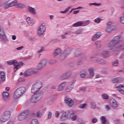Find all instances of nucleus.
<instances>
[{"mask_svg":"<svg viewBox=\"0 0 124 124\" xmlns=\"http://www.w3.org/2000/svg\"><path fill=\"white\" fill-rule=\"evenodd\" d=\"M121 39L120 36H115L108 44V48L112 52L124 50V42Z\"/></svg>","mask_w":124,"mask_h":124,"instance_id":"nucleus-1","label":"nucleus"},{"mask_svg":"<svg viewBox=\"0 0 124 124\" xmlns=\"http://www.w3.org/2000/svg\"><path fill=\"white\" fill-rule=\"evenodd\" d=\"M41 88H42V82L39 81L32 86L31 92L32 93H34V94H40L41 93V92H40L39 90H40Z\"/></svg>","mask_w":124,"mask_h":124,"instance_id":"nucleus-2","label":"nucleus"},{"mask_svg":"<svg viewBox=\"0 0 124 124\" xmlns=\"http://www.w3.org/2000/svg\"><path fill=\"white\" fill-rule=\"evenodd\" d=\"M26 93V88L24 87H20L17 89L15 92V93L13 95V97L14 99H17L22 96Z\"/></svg>","mask_w":124,"mask_h":124,"instance_id":"nucleus-3","label":"nucleus"},{"mask_svg":"<svg viewBox=\"0 0 124 124\" xmlns=\"http://www.w3.org/2000/svg\"><path fill=\"white\" fill-rule=\"evenodd\" d=\"M16 5L18 8H26V5L22 3H18L17 0H15L13 2H10L5 5V8L7 9L9 7H12V6H15Z\"/></svg>","mask_w":124,"mask_h":124,"instance_id":"nucleus-4","label":"nucleus"},{"mask_svg":"<svg viewBox=\"0 0 124 124\" xmlns=\"http://www.w3.org/2000/svg\"><path fill=\"white\" fill-rule=\"evenodd\" d=\"M10 115H11V113L9 110L5 111L1 116L0 122L1 123H5V122H7L10 118Z\"/></svg>","mask_w":124,"mask_h":124,"instance_id":"nucleus-5","label":"nucleus"},{"mask_svg":"<svg viewBox=\"0 0 124 124\" xmlns=\"http://www.w3.org/2000/svg\"><path fill=\"white\" fill-rule=\"evenodd\" d=\"M29 114L30 110H24L18 115L17 117L18 121H24Z\"/></svg>","mask_w":124,"mask_h":124,"instance_id":"nucleus-6","label":"nucleus"},{"mask_svg":"<svg viewBox=\"0 0 124 124\" xmlns=\"http://www.w3.org/2000/svg\"><path fill=\"white\" fill-rule=\"evenodd\" d=\"M46 31V27L44 24H42L38 28V30L37 31V33L39 35H42L44 32Z\"/></svg>","mask_w":124,"mask_h":124,"instance_id":"nucleus-7","label":"nucleus"},{"mask_svg":"<svg viewBox=\"0 0 124 124\" xmlns=\"http://www.w3.org/2000/svg\"><path fill=\"white\" fill-rule=\"evenodd\" d=\"M46 64L47 60H46V59H43L40 62L38 63L37 65V69L39 70L42 69V68L46 66Z\"/></svg>","mask_w":124,"mask_h":124,"instance_id":"nucleus-8","label":"nucleus"},{"mask_svg":"<svg viewBox=\"0 0 124 124\" xmlns=\"http://www.w3.org/2000/svg\"><path fill=\"white\" fill-rule=\"evenodd\" d=\"M66 86V82L65 81L62 82V83H61L60 85H58L57 91L58 92H62V91H63Z\"/></svg>","mask_w":124,"mask_h":124,"instance_id":"nucleus-9","label":"nucleus"},{"mask_svg":"<svg viewBox=\"0 0 124 124\" xmlns=\"http://www.w3.org/2000/svg\"><path fill=\"white\" fill-rule=\"evenodd\" d=\"M70 75H71V73L70 72H66L62 75L61 78L62 80H66L68 77H70Z\"/></svg>","mask_w":124,"mask_h":124,"instance_id":"nucleus-10","label":"nucleus"},{"mask_svg":"<svg viewBox=\"0 0 124 124\" xmlns=\"http://www.w3.org/2000/svg\"><path fill=\"white\" fill-rule=\"evenodd\" d=\"M82 50L79 48H77L75 50L74 55L76 58H78V57H80L82 56Z\"/></svg>","mask_w":124,"mask_h":124,"instance_id":"nucleus-11","label":"nucleus"},{"mask_svg":"<svg viewBox=\"0 0 124 124\" xmlns=\"http://www.w3.org/2000/svg\"><path fill=\"white\" fill-rule=\"evenodd\" d=\"M124 82V79L122 78H116L112 79V83L113 84H117V83H122Z\"/></svg>","mask_w":124,"mask_h":124,"instance_id":"nucleus-12","label":"nucleus"},{"mask_svg":"<svg viewBox=\"0 0 124 124\" xmlns=\"http://www.w3.org/2000/svg\"><path fill=\"white\" fill-rule=\"evenodd\" d=\"M101 36V32H97L95 34L92 38V41H95V40H97L99 37Z\"/></svg>","mask_w":124,"mask_h":124,"instance_id":"nucleus-13","label":"nucleus"},{"mask_svg":"<svg viewBox=\"0 0 124 124\" xmlns=\"http://www.w3.org/2000/svg\"><path fill=\"white\" fill-rule=\"evenodd\" d=\"M37 95H38V94H35L34 95L31 97L30 101L32 103H36L37 101H38V96Z\"/></svg>","mask_w":124,"mask_h":124,"instance_id":"nucleus-14","label":"nucleus"},{"mask_svg":"<svg viewBox=\"0 0 124 124\" xmlns=\"http://www.w3.org/2000/svg\"><path fill=\"white\" fill-rule=\"evenodd\" d=\"M20 65H23V62H18L17 63H16L14 65V70L15 72H16L19 68H20Z\"/></svg>","mask_w":124,"mask_h":124,"instance_id":"nucleus-15","label":"nucleus"},{"mask_svg":"<svg viewBox=\"0 0 124 124\" xmlns=\"http://www.w3.org/2000/svg\"><path fill=\"white\" fill-rule=\"evenodd\" d=\"M68 116L67 115L66 112H64L62 113V114L60 116V119L61 121H65V120H67V119H68Z\"/></svg>","mask_w":124,"mask_h":124,"instance_id":"nucleus-16","label":"nucleus"},{"mask_svg":"<svg viewBox=\"0 0 124 124\" xmlns=\"http://www.w3.org/2000/svg\"><path fill=\"white\" fill-rule=\"evenodd\" d=\"M88 71L89 72V78L92 79V78H93L94 76V73L93 72V68H90L88 69Z\"/></svg>","mask_w":124,"mask_h":124,"instance_id":"nucleus-17","label":"nucleus"},{"mask_svg":"<svg viewBox=\"0 0 124 124\" xmlns=\"http://www.w3.org/2000/svg\"><path fill=\"white\" fill-rule=\"evenodd\" d=\"M28 11L30 12L33 15H35L36 14V11H35V9L32 7L29 6L28 7Z\"/></svg>","mask_w":124,"mask_h":124,"instance_id":"nucleus-18","label":"nucleus"},{"mask_svg":"<svg viewBox=\"0 0 124 124\" xmlns=\"http://www.w3.org/2000/svg\"><path fill=\"white\" fill-rule=\"evenodd\" d=\"M61 53H62V49H61L60 48H58L55 50L53 56L54 57H57V56H59Z\"/></svg>","mask_w":124,"mask_h":124,"instance_id":"nucleus-19","label":"nucleus"},{"mask_svg":"<svg viewBox=\"0 0 124 124\" xmlns=\"http://www.w3.org/2000/svg\"><path fill=\"white\" fill-rule=\"evenodd\" d=\"M73 87H74V83H72L70 85L68 86L65 90L66 93H69L70 92H71L72 89H73Z\"/></svg>","mask_w":124,"mask_h":124,"instance_id":"nucleus-20","label":"nucleus"},{"mask_svg":"<svg viewBox=\"0 0 124 124\" xmlns=\"http://www.w3.org/2000/svg\"><path fill=\"white\" fill-rule=\"evenodd\" d=\"M26 20H27L28 24L29 25H30V26H32V25H33V24H34V21L33 20V19H32L31 17H28L26 19Z\"/></svg>","mask_w":124,"mask_h":124,"instance_id":"nucleus-21","label":"nucleus"},{"mask_svg":"<svg viewBox=\"0 0 124 124\" xmlns=\"http://www.w3.org/2000/svg\"><path fill=\"white\" fill-rule=\"evenodd\" d=\"M84 24V21H78L77 22L75 23L73 25V27H81L82 26H84L83 25V24Z\"/></svg>","mask_w":124,"mask_h":124,"instance_id":"nucleus-22","label":"nucleus"},{"mask_svg":"<svg viewBox=\"0 0 124 124\" xmlns=\"http://www.w3.org/2000/svg\"><path fill=\"white\" fill-rule=\"evenodd\" d=\"M31 75H32L31 69H28L24 72V77L31 76Z\"/></svg>","mask_w":124,"mask_h":124,"instance_id":"nucleus-23","label":"nucleus"},{"mask_svg":"<svg viewBox=\"0 0 124 124\" xmlns=\"http://www.w3.org/2000/svg\"><path fill=\"white\" fill-rule=\"evenodd\" d=\"M65 112L67 114V115H68V117L70 118V117H71L72 116H73L74 115V111L73 110L70 109L67 111H65Z\"/></svg>","mask_w":124,"mask_h":124,"instance_id":"nucleus-24","label":"nucleus"},{"mask_svg":"<svg viewBox=\"0 0 124 124\" xmlns=\"http://www.w3.org/2000/svg\"><path fill=\"white\" fill-rule=\"evenodd\" d=\"M63 53L67 57L71 53V49L70 48H66Z\"/></svg>","mask_w":124,"mask_h":124,"instance_id":"nucleus-25","label":"nucleus"},{"mask_svg":"<svg viewBox=\"0 0 124 124\" xmlns=\"http://www.w3.org/2000/svg\"><path fill=\"white\" fill-rule=\"evenodd\" d=\"M0 79L2 81H5V74L3 71L0 72Z\"/></svg>","mask_w":124,"mask_h":124,"instance_id":"nucleus-26","label":"nucleus"},{"mask_svg":"<svg viewBox=\"0 0 124 124\" xmlns=\"http://www.w3.org/2000/svg\"><path fill=\"white\" fill-rule=\"evenodd\" d=\"M2 97L3 99H6V98H8V97H9V93H8L7 92H3Z\"/></svg>","mask_w":124,"mask_h":124,"instance_id":"nucleus-27","label":"nucleus"},{"mask_svg":"<svg viewBox=\"0 0 124 124\" xmlns=\"http://www.w3.org/2000/svg\"><path fill=\"white\" fill-rule=\"evenodd\" d=\"M0 36H1L0 37V39H1V41H4L5 42L8 41V40L6 38V35L5 33H4V35H0Z\"/></svg>","mask_w":124,"mask_h":124,"instance_id":"nucleus-28","label":"nucleus"},{"mask_svg":"<svg viewBox=\"0 0 124 124\" xmlns=\"http://www.w3.org/2000/svg\"><path fill=\"white\" fill-rule=\"evenodd\" d=\"M17 61L16 60H11V61H7V64L8 65H12V64H13L14 65V64H15L16 63H17Z\"/></svg>","mask_w":124,"mask_h":124,"instance_id":"nucleus-29","label":"nucleus"},{"mask_svg":"<svg viewBox=\"0 0 124 124\" xmlns=\"http://www.w3.org/2000/svg\"><path fill=\"white\" fill-rule=\"evenodd\" d=\"M102 43L101 41H97L95 42V45L98 48H101L102 47Z\"/></svg>","mask_w":124,"mask_h":124,"instance_id":"nucleus-30","label":"nucleus"},{"mask_svg":"<svg viewBox=\"0 0 124 124\" xmlns=\"http://www.w3.org/2000/svg\"><path fill=\"white\" fill-rule=\"evenodd\" d=\"M109 51H104L102 53V56L103 58H108L109 57Z\"/></svg>","mask_w":124,"mask_h":124,"instance_id":"nucleus-31","label":"nucleus"},{"mask_svg":"<svg viewBox=\"0 0 124 124\" xmlns=\"http://www.w3.org/2000/svg\"><path fill=\"white\" fill-rule=\"evenodd\" d=\"M66 57L67 56L66 55H65L64 53L63 52L60 55L59 59L60 61H63V60H64V59H65Z\"/></svg>","mask_w":124,"mask_h":124,"instance_id":"nucleus-32","label":"nucleus"},{"mask_svg":"<svg viewBox=\"0 0 124 124\" xmlns=\"http://www.w3.org/2000/svg\"><path fill=\"white\" fill-rule=\"evenodd\" d=\"M97 62H98V63H100L101 64H105L106 63V61L102 59L98 58Z\"/></svg>","mask_w":124,"mask_h":124,"instance_id":"nucleus-33","label":"nucleus"},{"mask_svg":"<svg viewBox=\"0 0 124 124\" xmlns=\"http://www.w3.org/2000/svg\"><path fill=\"white\" fill-rule=\"evenodd\" d=\"M111 106L115 109V108H117L118 107V104L117 103V101L116 100H113L111 103Z\"/></svg>","mask_w":124,"mask_h":124,"instance_id":"nucleus-34","label":"nucleus"},{"mask_svg":"<svg viewBox=\"0 0 124 124\" xmlns=\"http://www.w3.org/2000/svg\"><path fill=\"white\" fill-rule=\"evenodd\" d=\"M111 64L113 66H119V65L120 64V63L119 62V61L116 60L111 63Z\"/></svg>","mask_w":124,"mask_h":124,"instance_id":"nucleus-35","label":"nucleus"},{"mask_svg":"<svg viewBox=\"0 0 124 124\" xmlns=\"http://www.w3.org/2000/svg\"><path fill=\"white\" fill-rule=\"evenodd\" d=\"M101 122H102V124H106V118L105 117V116H101L100 117Z\"/></svg>","mask_w":124,"mask_h":124,"instance_id":"nucleus-36","label":"nucleus"},{"mask_svg":"<svg viewBox=\"0 0 124 124\" xmlns=\"http://www.w3.org/2000/svg\"><path fill=\"white\" fill-rule=\"evenodd\" d=\"M90 106L91 108H95L96 107V104L94 101H93L90 103Z\"/></svg>","mask_w":124,"mask_h":124,"instance_id":"nucleus-37","label":"nucleus"},{"mask_svg":"<svg viewBox=\"0 0 124 124\" xmlns=\"http://www.w3.org/2000/svg\"><path fill=\"white\" fill-rule=\"evenodd\" d=\"M4 29L3 27L1 26H0V35H4Z\"/></svg>","mask_w":124,"mask_h":124,"instance_id":"nucleus-38","label":"nucleus"},{"mask_svg":"<svg viewBox=\"0 0 124 124\" xmlns=\"http://www.w3.org/2000/svg\"><path fill=\"white\" fill-rule=\"evenodd\" d=\"M121 88H124V86L123 85H120L119 86L116 87V89L117 91L119 92V93H121V91L122 90Z\"/></svg>","mask_w":124,"mask_h":124,"instance_id":"nucleus-39","label":"nucleus"},{"mask_svg":"<svg viewBox=\"0 0 124 124\" xmlns=\"http://www.w3.org/2000/svg\"><path fill=\"white\" fill-rule=\"evenodd\" d=\"M30 124H38V121L37 119H33L31 121Z\"/></svg>","mask_w":124,"mask_h":124,"instance_id":"nucleus-40","label":"nucleus"},{"mask_svg":"<svg viewBox=\"0 0 124 124\" xmlns=\"http://www.w3.org/2000/svg\"><path fill=\"white\" fill-rule=\"evenodd\" d=\"M112 30H113V29L111 28V27L108 26L107 27L106 29V31H107V32H110V31H112Z\"/></svg>","mask_w":124,"mask_h":124,"instance_id":"nucleus-41","label":"nucleus"},{"mask_svg":"<svg viewBox=\"0 0 124 124\" xmlns=\"http://www.w3.org/2000/svg\"><path fill=\"white\" fill-rule=\"evenodd\" d=\"M102 98L104 99H109V96L107 94L104 93L102 95Z\"/></svg>","mask_w":124,"mask_h":124,"instance_id":"nucleus-42","label":"nucleus"},{"mask_svg":"<svg viewBox=\"0 0 124 124\" xmlns=\"http://www.w3.org/2000/svg\"><path fill=\"white\" fill-rule=\"evenodd\" d=\"M89 5L91 6V5H94L95 6H99V5H101V3H89Z\"/></svg>","mask_w":124,"mask_h":124,"instance_id":"nucleus-43","label":"nucleus"},{"mask_svg":"<svg viewBox=\"0 0 124 124\" xmlns=\"http://www.w3.org/2000/svg\"><path fill=\"white\" fill-rule=\"evenodd\" d=\"M57 61L55 60H50L48 61L49 64H54V63H56Z\"/></svg>","mask_w":124,"mask_h":124,"instance_id":"nucleus-44","label":"nucleus"},{"mask_svg":"<svg viewBox=\"0 0 124 124\" xmlns=\"http://www.w3.org/2000/svg\"><path fill=\"white\" fill-rule=\"evenodd\" d=\"M74 103V102H73V100L71 99L69 101V103L67 104H68V106H69L70 107H71V106H72V105H73Z\"/></svg>","mask_w":124,"mask_h":124,"instance_id":"nucleus-45","label":"nucleus"},{"mask_svg":"<svg viewBox=\"0 0 124 124\" xmlns=\"http://www.w3.org/2000/svg\"><path fill=\"white\" fill-rule=\"evenodd\" d=\"M82 29H78L75 31V34H80L81 32H82Z\"/></svg>","mask_w":124,"mask_h":124,"instance_id":"nucleus-46","label":"nucleus"},{"mask_svg":"<svg viewBox=\"0 0 124 124\" xmlns=\"http://www.w3.org/2000/svg\"><path fill=\"white\" fill-rule=\"evenodd\" d=\"M85 107H87V104H81L79 106V108H81V109L85 108Z\"/></svg>","mask_w":124,"mask_h":124,"instance_id":"nucleus-47","label":"nucleus"},{"mask_svg":"<svg viewBox=\"0 0 124 124\" xmlns=\"http://www.w3.org/2000/svg\"><path fill=\"white\" fill-rule=\"evenodd\" d=\"M70 119H71V120H72V121H75V120H76V119H77V115H74V116H70Z\"/></svg>","mask_w":124,"mask_h":124,"instance_id":"nucleus-48","label":"nucleus"},{"mask_svg":"<svg viewBox=\"0 0 124 124\" xmlns=\"http://www.w3.org/2000/svg\"><path fill=\"white\" fill-rule=\"evenodd\" d=\"M37 117H38V118H41V117H42V112L38 111L37 112Z\"/></svg>","mask_w":124,"mask_h":124,"instance_id":"nucleus-49","label":"nucleus"},{"mask_svg":"<svg viewBox=\"0 0 124 124\" xmlns=\"http://www.w3.org/2000/svg\"><path fill=\"white\" fill-rule=\"evenodd\" d=\"M80 74H86L88 75V72H87V71H86V70H81L80 71Z\"/></svg>","mask_w":124,"mask_h":124,"instance_id":"nucleus-50","label":"nucleus"},{"mask_svg":"<svg viewBox=\"0 0 124 124\" xmlns=\"http://www.w3.org/2000/svg\"><path fill=\"white\" fill-rule=\"evenodd\" d=\"M52 118V112L51 111L48 112V115H47V119L48 120H50Z\"/></svg>","mask_w":124,"mask_h":124,"instance_id":"nucleus-51","label":"nucleus"},{"mask_svg":"<svg viewBox=\"0 0 124 124\" xmlns=\"http://www.w3.org/2000/svg\"><path fill=\"white\" fill-rule=\"evenodd\" d=\"M43 51H44V47H41L40 49H39L37 51V53H38V54H40V53L43 52Z\"/></svg>","mask_w":124,"mask_h":124,"instance_id":"nucleus-52","label":"nucleus"},{"mask_svg":"<svg viewBox=\"0 0 124 124\" xmlns=\"http://www.w3.org/2000/svg\"><path fill=\"white\" fill-rule=\"evenodd\" d=\"M94 22H95V23H99L101 22V20L100 19V18H97L94 19Z\"/></svg>","mask_w":124,"mask_h":124,"instance_id":"nucleus-53","label":"nucleus"},{"mask_svg":"<svg viewBox=\"0 0 124 124\" xmlns=\"http://www.w3.org/2000/svg\"><path fill=\"white\" fill-rule=\"evenodd\" d=\"M31 72L32 74H36L37 73L38 71L37 70H35V69H31Z\"/></svg>","mask_w":124,"mask_h":124,"instance_id":"nucleus-54","label":"nucleus"},{"mask_svg":"<svg viewBox=\"0 0 124 124\" xmlns=\"http://www.w3.org/2000/svg\"><path fill=\"white\" fill-rule=\"evenodd\" d=\"M87 75L86 74H80V78H85V77H86V76H87Z\"/></svg>","mask_w":124,"mask_h":124,"instance_id":"nucleus-55","label":"nucleus"},{"mask_svg":"<svg viewBox=\"0 0 124 124\" xmlns=\"http://www.w3.org/2000/svg\"><path fill=\"white\" fill-rule=\"evenodd\" d=\"M83 63V62L82 61H78L76 63V65L77 66H79V65H81Z\"/></svg>","mask_w":124,"mask_h":124,"instance_id":"nucleus-56","label":"nucleus"},{"mask_svg":"<svg viewBox=\"0 0 124 124\" xmlns=\"http://www.w3.org/2000/svg\"><path fill=\"white\" fill-rule=\"evenodd\" d=\"M120 22L122 24H124V17H120Z\"/></svg>","mask_w":124,"mask_h":124,"instance_id":"nucleus-57","label":"nucleus"},{"mask_svg":"<svg viewBox=\"0 0 124 124\" xmlns=\"http://www.w3.org/2000/svg\"><path fill=\"white\" fill-rule=\"evenodd\" d=\"M70 98H68L67 99L64 100L65 103H66V104H68V103L69 102V101H70Z\"/></svg>","mask_w":124,"mask_h":124,"instance_id":"nucleus-58","label":"nucleus"},{"mask_svg":"<svg viewBox=\"0 0 124 124\" xmlns=\"http://www.w3.org/2000/svg\"><path fill=\"white\" fill-rule=\"evenodd\" d=\"M59 116H60V112L58 111H56L55 112V116L56 118L59 117Z\"/></svg>","mask_w":124,"mask_h":124,"instance_id":"nucleus-59","label":"nucleus"},{"mask_svg":"<svg viewBox=\"0 0 124 124\" xmlns=\"http://www.w3.org/2000/svg\"><path fill=\"white\" fill-rule=\"evenodd\" d=\"M97 122V119L96 118H94L92 120V123H93V124H95V123Z\"/></svg>","mask_w":124,"mask_h":124,"instance_id":"nucleus-60","label":"nucleus"},{"mask_svg":"<svg viewBox=\"0 0 124 124\" xmlns=\"http://www.w3.org/2000/svg\"><path fill=\"white\" fill-rule=\"evenodd\" d=\"M23 48H24V46H21L16 48V49L17 51H20V50H22Z\"/></svg>","mask_w":124,"mask_h":124,"instance_id":"nucleus-61","label":"nucleus"},{"mask_svg":"<svg viewBox=\"0 0 124 124\" xmlns=\"http://www.w3.org/2000/svg\"><path fill=\"white\" fill-rule=\"evenodd\" d=\"M98 59V58H95V59H92V61L93 62H97Z\"/></svg>","mask_w":124,"mask_h":124,"instance_id":"nucleus-62","label":"nucleus"},{"mask_svg":"<svg viewBox=\"0 0 124 124\" xmlns=\"http://www.w3.org/2000/svg\"><path fill=\"white\" fill-rule=\"evenodd\" d=\"M119 72H122V73H124V68L121 69L118 71Z\"/></svg>","mask_w":124,"mask_h":124,"instance_id":"nucleus-63","label":"nucleus"},{"mask_svg":"<svg viewBox=\"0 0 124 124\" xmlns=\"http://www.w3.org/2000/svg\"><path fill=\"white\" fill-rule=\"evenodd\" d=\"M122 1L123 2V6L121 7V8L122 9H123V10H124V0H122Z\"/></svg>","mask_w":124,"mask_h":124,"instance_id":"nucleus-64","label":"nucleus"}]
</instances>
